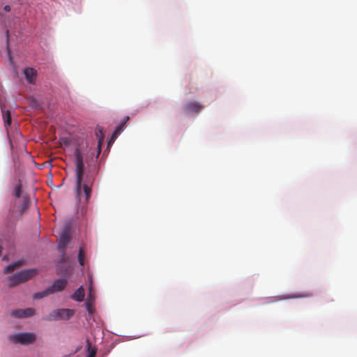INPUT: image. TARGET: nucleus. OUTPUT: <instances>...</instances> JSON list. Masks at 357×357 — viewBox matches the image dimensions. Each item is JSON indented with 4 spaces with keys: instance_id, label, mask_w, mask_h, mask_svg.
<instances>
[{
    "instance_id": "f257e3e1",
    "label": "nucleus",
    "mask_w": 357,
    "mask_h": 357,
    "mask_svg": "<svg viewBox=\"0 0 357 357\" xmlns=\"http://www.w3.org/2000/svg\"><path fill=\"white\" fill-rule=\"evenodd\" d=\"M75 172H76V186L75 191L77 198L81 200L82 190L84 194L85 202H88L91 196L92 186L95 178L92 174L84 172V165L83 161V155L79 149L75 150Z\"/></svg>"
},
{
    "instance_id": "f03ea898",
    "label": "nucleus",
    "mask_w": 357,
    "mask_h": 357,
    "mask_svg": "<svg viewBox=\"0 0 357 357\" xmlns=\"http://www.w3.org/2000/svg\"><path fill=\"white\" fill-rule=\"evenodd\" d=\"M37 273L36 269H27L23 270L15 274L8 277L9 285L10 287H15L20 283L24 282L31 279Z\"/></svg>"
},
{
    "instance_id": "7ed1b4c3",
    "label": "nucleus",
    "mask_w": 357,
    "mask_h": 357,
    "mask_svg": "<svg viewBox=\"0 0 357 357\" xmlns=\"http://www.w3.org/2000/svg\"><path fill=\"white\" fill-rule=\"evenodd\" d=\"M36 334L33 333H19L9 336V340L14 343L27 345L36 340Z\"/></svg>"
},
{
    "instance_id": "20e7f679",
    "label": "nucleus",
    "mask_w": 357,
    "mask_h": 357,
    "mask_svg": "<svg viewBox=\"0 0 357 357\" xmlns=\"http://www.w3.org/2000/svg\"><path fill=\"white\" fill-rule=\"evenodd\" d=\"M74 314V310L70 309H59L52 311L47 320L68 319Z\"/></svg>"
},
{
    "instance_id": "39448f33",
    "label": "nucleus",
    "mask_w": 357,
    "mask_h": 357,
    "mask_svg": "<svg viewBox=\"0 0 357 357\" xmlns=\"http://www.w3.org/2000/svg\"><path fill=\"white\" fill-rule=\"evenodd\" d=\"M36 314V310L33 307H27L25 309H15L10 311L11 317L16 319L29 318L33 317Z\"/></svg>"
},
{
    "instance_id": "423d86ee",
    "label": "nucleus",
    "mask_w": 357,
    "mask_h": 357,
    "mask_svg": "<svg viewBox=\"0 0 357 357\" xmlns=\"http://www.w3.org/2000/svg\"><path fill=\"white\" fill-rule=\"evenodd\" d=\"M204 107L199 102L194 101L186 103L183 109L187 114H195L199 112Z\"/></svg>"
},
{
    "instance_id": "0eeeda50",
    "label": "nucleus",
    "mask_w": 357,
    "mask_h": 357,
    "mask_svg": "<svg viewBox=\"0 0 357 357\" xmlns=\"http://www.w3.org/2000/svg\"><path fill=\"white\" fill-rule=\"evenodd\" d=\"M70 234L68 231H64L59 238L58 248L60 252L63 255L65 253V248L67 244L70 242Z\"/></svg>"
},
{
    "instance_id": "6e6552de",
    "label": "nucleus",
    "mask_w": 357,
    "mask_h": 357,
    "mask_svg": "<svg viewBox=\"0 0 357 357\" xmlns=\"http://www.w3.org/2000/svg\"><path fill=\"white\" fill-rule=\"evenodd\" d=\"M24 75L29 84H35L37 77V70L33 68H25L24 69Z\"/></svg>"
},
{
    "instance_id": "1a4fd4ad",
    "label": "nucleus",
    "mask_w": 357,
    "mask_h": 357,
    "mask_svg": "<svg viewBox=\"0 0 357 357\" xmlns=\"http://www.w3.org/2000/svg\"><path fill=\"white\" fill-rule=\"evenodd\" d=\"M67 284V280L66 279H58L55 280L52 285L49 289H51V294H53L56 291H60L65 289Z\"/></svg>"
},
{
    "instance_id": "9d476101",
    "label": "nucleus",
    "mask_w": 357,
    "mask_h": 357,
    "mask_svg": "<svg viewBox=\"0 0 357 357\" xmlns=\"http://www.w3.org/2000/svg\"><path fill=\"white\" fill-rule=\"evenodd\" d=\"M84 289L83 287H79L75 292L72 295V298L77 301H82L84 298Z\"/></svg>"
},
{
    "instance_id": "9b49d317",
    "label": "nucleus",
    "mask_w": 357,
    "mask_h": 357,
    "mask_svg": "<svg viewBox=\"0 0 357 357\" xmlns=\"http://www.w3.org/2000/svg\"><path fill=\"white\" fill-rule=\"evenodd\" d=\"M2 111V117L6 127L10 126L11 124V114L9 110L5 111L1 105Z\"/></svg>"
},
{
    "instance_id": "f8f14e48",
    "label": "nucleus",
    "mask_w": 357,
    "mask_h": 357,
    "mask_svg": "<svg viewBox=\"0 0 357 357\" xmlns=\"http://www.w3.org/2000/svg\"><path fill=\"white\" fill-rule=\"evenodd\" d=\"M51 289L49 288H47L43 291L35 293L33 296V298L34 299H40L45 296H47L48 295L51 294Z\"/></svg>"
},
{
    "instance_id": "ddd939ff",
    "label": "nucleus",
    "mask_w": 357,
    "mask_h": 357,
    "mask_svg": "<svg viewBox=\"0 0 357 357\" xmlns=\"http://www.w3.org/2000/svg\"><path fill=\"white\" fill-rule=\"evenodd\" d=\"M96 135L98 139V146L99 148H100L104 140V134L102 132V128L100 127H98L96 130Z\"/></svg>"
},
{
    "instance_id": "4468645a",
    "label": "nucleus",
    "mask_w": 357,
    "mask_h": 357,
    "mask_svg": "<svg viewBox=\"0 0 357 357\" xmlns=\"http://www.w3.org/2000/svg\"><path fill=\"white\" fill-rule=\"evenodd\" d=\"M22 265V263L21 261H16V262H14V263H12L10 264H9L8 266H7L6 268H5V270H4V272L5 273H10V272H13L17 268L21 266Z\"/></svg>"
},
{
    "instance_id": "2eb2a0df",
    "label": "nucleus",
    "mask_w": 357,
    "mask_h": 357,
    "mask_svg": "<svg viewBox=\"0 0 357 357\" xmlns=\"http://www.w3.org/2000/svg\"><path fill=\"white\" fill-rule=\"evenodd\" d=\"M313 296V294L312 292H307L305 294H296L291 296H286L283 298L282 299H287V298H307L311 297Z\"/></svg>"
},
{
    "instance_id": "dca6fc26",
    "label": "nucleus",
    "mask_w": 357,
    "mask_h": 357,
    "mask_svg": "<svg viewBox=\"0 0 357 357\" xmlns=\"http://www.w3.org/2000/svg\"><path fill=\"white\" fill-rule=\"evenodd\" d=\"M21 194H22V183L19 181L15 187L14 195L15 197L20 198L21 197Z\"/></svg>"
},
{
    "instance_id": "f3484780",
    "label": "nucleus",
    "mask_w": 357,
    "mask_h": 357,
    "mask_svg": "<svg viewBox=\"0 0 357 357\" xmlns=\"http://www.w3.org/2000/svg\"><path fill=\"white\" fill-rule=\"evenodd\" d=\"M29 206V200L26 197H23V202L20 206V212L23 213L25 211Z\"/></svg>"
},
{
    "instance_id": "a211bd4d",
    "label": "nucleus",
    "mask_w": 357,
    "mask_h": 357,
    "mask_svg": "<svg viewBox=\"0 0 357 357\" xmlns=\"http://www.w3.org/2000/svg\"><path fill=\"white\" fill-rule=\"evenodd\" d=\"M97 352V349L95 347H92L91 344L88 343V356L87 357H95Z\"/></svg>"
},
{
    "instance_id": "6ab92c4d",
    "label": "nucleus",
    "mask_w": 357,
    "mask_h": 357,
    "mask_svg": "<svg viewBox=\"0 0 357 357\" xmlns=\"http://www.w3.org/2000/svg\"><path fill=\"white\" fill-rule=\"evenodd\" d=\"M78 261L81 266H84V252L82 248H79V254H78Z\"/></svg>"
},
{
    "instance_id": "aec40b11",
    "label": "nucleus",
    "mask_w": 357,
    "mask_h": 357,
    "mask_svg": "<svg viewBox=\"0 0 357 357\" xmlns=\"http://www.w3.org/2000/svg\"><path fill=\"white\" fill-rule=\"evenodd\" d=\"M125 126V123H121L119 126H118L116 128V130H114V133H113V137L115 138L116 137L117 135H119L121 132L122 131L123 127Z\"/></svg>"
},
{
    "instance_id": "412c9836",
    "label": "nucleus",
    "mask_w": 357,
    "mask_h": 357,
    "mask_svg": "<svg viewBox=\"0 0 357 357\" xmlns=\"http://www.w3.org/2000/svg\"><path fill=\"white\" fill-rule=\"evenodd\" d=\"M86 306L89 313L92 314L93 312V307L89 302L86 303Z\"/></svg>"
},
{
    "instance_id": "4be33fe9",
    "label": "nucleus",
    "mask_w": 357,
    "mask_h": 357,
    "mask_svg": "<svg viewBox=\"0 0 357 357\" xmlns=\"http://www.w3.org/2000/svg\"><path fill=\"white\" fill-rule=\"evenodd\" d=\"M3 10L6 12H9L10 10V6H8V5H6L4 7H3Z\"/></svg>"
},
{
    "instance_id": "5701e85b",
    "label": "nucleus",
    "mask_w": 357,
    "mask_h": 357,
    "mask_svg": "<svg viewBox=\"0 0 357 357\" xmlns=\"http://www.w3.org/2000/svg\"><path fill=\"white\" fill-rule=\"evenodd\" d=\"M130 119V117L129 116H126L125 119H123V122L122 123H125V124L126 123V122Z\"/></svg>"
},
{
    "instance_id": "b1692460",
    "label": "nucleus",
    "mask_w": 357,
    "mask_h": 357,
    "mask_svg": "<svg viewBox=\"0 0 357 357\" xmlns=\"http://www.w3.org/2000/svg\"><path fill=\"white\" fill-rule=\"evenodd\" d=\"M6 36H7V37H8V36H9V31L8 30L6 31Z\"/></svg>"
}]
</instances>
